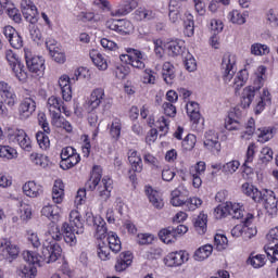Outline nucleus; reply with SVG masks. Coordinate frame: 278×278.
Segmentation results:
<instances>
[{"label":"nucleus","instance_id":"e2e57ef3","mask_svg":"<svg viewBox=\"0 0 278 278\" xmlns=\"http://www.w3.org/2000/svg\"><path fill=\"white\" fill-rule=\"evenodd\" d=\"M268 46L262 43H253L251 46V53L252 55H266L269 53Z\"/></svg>","mask_w":278,"mask_h":278},{"label":"nucleus","instance_id":"f03ea898","mask_svg":"<svg viewBox=\"0 0 278 278\" xmlns=\"http://www.w3.org/2000/svg\"><path fill=\"white\" fill-rule=\"evenodd\" d=\"M60 257H62V247L53 240L47 239L43 241L39 260L46 264H53V262H58Z\"/></svg>","mask_w":278,"mask_h":278},{"label":"nucleus","instance_id":"052dcab7","mask_svg":"<svg viewBox=\"0 0 278 278\" xmlns=\"http://www.w3.org/2000/svg\"><path fill=\"white\" fill-rule=\"evenodd\" d=\"M248 264L253 266V268H262L264 264H266V257L262 254H257L253 256V254L249 257Z\"/></svg>","mask_w":278,"mask_h":278},{"label":"nucleus","instance_id":"f704fd0d","mask_svg":"<svg viewBox=\"0 0 278 278\" xmlns=\"http://www.w3.org/2000/svg\"><path fill=\"white\" fill-rule=\"evenodd\" d=\"M212 251H214V247L212 244H205L194 252L193 258L195 262H203L212 255Z\"/></svg>","mask_w":278,"mask_h":278},{"label":"nucleus","instance_id":"aec40b11","mask_svg":"<svg viewBox=\"0 0 278 278\" xmlns=\"http://www.w3.org/2000/svg\"><path fill=\"white\" fill-rule=\"evenodd\" d=\"M92 223L93 227H96V236L97 238H99L100 240H102V238H105V236H108V227H105V220L103 219V217L101 216H92V217H88L87 222L88 223Z\"/></svg>","mask_w":278,"mask_h":278},{"label":"nucleus","instance_id":"c85d7f7f","mask_svg":"<svg viewBox=\"0 0 278 278\" xmlns=\"http://www.w3.org/2000/svg\"><path fill=\"white\" fill-rule=\"evenodd\" d=\"M186 109L191 123H199V121H201V109L199 108V103L191 101L187 103Z\"/></svg>","mask_w":278,"mask_h":278},{"label":"nucleus","instance_id":"bf43d9fd","mask_svg":"<svg viewBox=\"0 0 278 278\" xmlns=\"http://www.w3.org/2000/svg\"><path fill=\"white\" fill-rule=\"evenodd\" d=\"M239 168H240V161L232 160L223 165V173H225V175H233V173H236V170H238Z\"/></svg>","mask_w":278,"mask_h":278},{"label":"nucleus","instance_id":"3c124183","mask_svg":"<svg viewBox=\"0 0 278 278\" xmlns=\"http://www.w3.org/2000/svg\"><path fill=\"white\" fill-rule=\"evenodd\" d=\"M22 14L30 25L38 23V8L27 9V11H22Z\"/></svg>","mask_w":278,"mask_h":278},{"label":"nucleus","instance_id":"a878e982","mask_svg":"<svg viewBox=\"0 0 278 278\" xmlns=\"http://www.w3.org/2000/svg\"><path fill=\"white\" fill-rule=\"evenodd\" d=\"M253 214L248 213L247 217L243 219V238L244 240H251L254 236H257V228L255 226H251L253 223Z\"/></svg>","mask_w":278,"mask_h":278},{"label":"nucleus","instance_id":"412c9836","mask_svg":"<svg viewBox=\"0 0 278 278\" xmlns=\"http://www.w3.org/2000/svg\"><path fill=\"white\" fill-rule=\"evenodd\" d=\"M165 49L168 55L177 58V55H181L186 51V43L184 40H173L165 45Z\"/></svg>","mask_w":278,"mask_h":278},{"label":"nucleus","instance_id":"49530a36","mask_svg":"<svg viewBox=\"0 0 278 278\" xmlns=\"http://www.w3.org/2000/svg\"><path fill=\"white\" fill-rule=\"evenodd\" d=\"M264 81H266V66L261 65L257 68L256 78L254 79V86H256V90L262 89Z\"/></svg>","mask_w":278,"mask_h":278},{"label":"nucleus","instance_id":"473e14b6","mask_svg":"<svg viewBox=\"0 0 278 278\" xmlns=\"http://www.w3.org/2000/svg\"><path fill=\"white\" fill-rule=\"evenodd\" d=\"M193 227L200 236H203L207 231V215L200 213L198 217L193 220Z\"/></svg>","mask_w":278,"mask_h":278},{"label":"nucleus","instance_id":"f257e3e1","mask_svg":"<svg viewBox=\"0 0 278 278\" xmlns=\"http://www.w3.org/2000/svg\"><path fill=\"white\" fill-rule=\"evenodd\" d=\"M48 233L51 236L53 242L60 241L63 236L66 244L75 247L77 244V236L84 233V222L81 220L79 211H72L70 213V223H64L61 231L60 227L55 225V222H52L48 229Z\"/></svg>","mask_w":278,"mask_h":278},{"label":"nucleus","instance_id":"13d9d810","mask_svg":"<svg viewBox=\"0 0 278 278\" xmlns=\"http://www.w3.org/2000/svg\"><path fill=\"white\" fill-rule=\"evenodd\" d=\"M247 131L241 134L242 140H251V136L255 134V119L251 117L245 126Z\"/></svg>","mask_w":278,"mask_h":278},{"label":"nucleus","instance_id":"72a5a7b5","mask_svg":"<svg viewBox=\"0 0 278 278\" xmlns=\"http://www.w3.org/2000/svg\"><path fill=\"white\" fill-rule=\"evenodd\" d=\"M42 216L55 223L60 218V207L58 205H46L41 210Z\"/></svg>","mask_w":278,"mask_h":278},{"label":"nucleus","instance_id":"4c0bfd02","mask_svg":"<svg viewBox=\"0 0 278 278\" xmlns=\"http://www.w3.org/2000/svg\"><path fill=\"white\" fill-rule=\"evenodd\" d=\"M256 134H257V142H262V144H264V142H268V140H273L275 136V128L273 127L258 128Z\"/></svg>","mask_w":278,"mask_h":278},{"label":"nucleus","instance_id":"6e6552de","mask_svg":"<svg viewBox=\"0 0 278 278\" xmlns=\"http://www.w3.org/2000/svg\"><path fill=\"white\" fill-rule=\"evenodd\" d=\"M10 140L20 144L24 151H31V139L27 136V132L23 129H14L9 131Z\"/></svg>","mask_w":278,"mask_h":278},{"label":"nucleus","instance_id":"680f3d73","mask_svg":"<svg viewBox=\"0 0 278 278\" xmlns=\"http://www.w3.org/2000/svg\"><path fill=\"white\" fill-rule=\"evenodd\" d=\"M49 50L54 62L58 64H64V62H66V54L60 48H53V50L50 48Z\"/></svg>","mask_w":278,"mask_h":278},{"label":"nucleus","instance_id":"423d86ee","mask_svg":"<svg viewBox=\"0 0 278 278\" xmlns=\"http://www.w3.org/2000/svg\"><path fill=\"white\" fill-rule=\"evenodd\" d=\"M36 112V100L31 97L22 99L17 108V114L20 121H27Z\"/></svg>","mask_w":278,"mask_h":278},{"label":"nucleus","instance_id":"6e6d98bb","mask_svg":"<svg viewBox=\"0 0 278 278\" xmlns=\"http://www.w3.org/2000/svg\"><path fill=\"white\" fill-rule=\"evenodd\" d=\"M228 18L235 25H244L247 23V17L240 11L233 10L228 14Z\"/></svg>","mask_w":278,"mask_h":278},{"label":"nucleus","instance_id":"c03bdc74","mask_svg":"<svg viewBox=\"0 0 278 278\" xmlns=\"http://www.w3.org/2000/svg\"><path fill=\"white\" fill-rule=\"evenodd\" d=\"M266 103H270V92L268 89H263V93L260 96L256 103L255 113L261 114L266 106Z\"/></svg>","mask_w":278,"mask_h":278},{"label":"nucleus","instance_id":"7c9ffc66","mask_svg":"<svg viewBox=\"0 0 278 278\" xmlns=\"http://www.w3.org/2000/svg\"><path fill=\"white\" fill-rule=\"evenodd\" d=\"M89 55L99 71H108V61L103 58V54L99 53L97 50H91Z\"/></svg>","mask_w":278,"mask_h":278},{"label":"nucleus","instance_id":"1a4fd4ad","mask_svg":"<svg viewBox=\"0 0 278 278\" xmlns=\"http://www.w3.org/2000/svg\"><path fill=\"white\" fill-rule=\"evenodd\" d=\"M105 26L108 29L117 31L118 34H129V31L134 29V25H131V22L127 20L111 18L106 21Z\"/></svg>","mask_w":278,"mask_h":278},{"label":"nucleus","instance_id":"a18cd8bd","mask_svg":"<svg viewBox=\"0 0 278 278\" xmlns=\"http://www.w3.org/2000/svg\"><path fill=\"white\" fill-rule=\"evenodd\" d=\"M81 161V157L79 156V153H75L74 155L70 156L65 161H61L60 166L63 170H68L70 168H73V166H77L79 162Z\"/></svg>","mask_w":278,"mask_h":278},{"label":"nucleus","instance_id":"5fc2aeb1","mask_svg":"<svg viewBox=\"0 0 278 278\" xmlns=\"http://www.w3.org/2000/svg\"><path fill=\"white\" fill-rule=\"evenodd\" d=\"M37 142L43 151H47L49 147H51V141L49 140V136H47V132L38 131L36 134Z\"/></svg>","mask_w":278,"mask_h":278},{"label":"nucleus","instance_id":"de8ad7c7","mask_svg":"<svg viewBox=\"0 0 278 278\" xmlns=\"http://www.w3.org/2000/svg\"><path fill=\"white\" fill-rule=\"evenodd\" d=\"M122 129H123V124L121 123V119L119 118L113 119L110 127L111 138H113V140H118L121 138Z\"/></svg>","mask_w":278,"mask_h":278},{"label":"nucleus","instance_id":"f8f14e48","mask_svg":"<svg viewBox=\"0 0 278 278\" xmlns=\"http://www.w3.org/2000/svg\"><path fill=\"white\" fill-rule=\"evenodd\" d=\"M23 257L25 262L28 263V266H25L24 275H26L29 278L36 277V268L34 267L35 264H40V256L34 254L31 251H25L23 253Z\"/></svg>","mask_w":278,"mask_h":278},{"label":"nucleus","instance_id":"7ed1b4c3","mask_svg":"<svg viewBox=\"0 0 278 278\" xmlns=\"http://www.w3.org/2000/svg\"><path fill=\"white\" fill-rule=\"evenodd\" d=\"M24 56L27 68L30 73H35V75L38 76L45 73V58L34 55V52H31V49L29 48H24Z\"/></svg>","mask_w":278,"mask_h":278},{"label":"nucleus","instance_id":"5701e85b","mask_svg":"<svg viewBox=\"0 0 278 278\" xmlns=\"http://www.w3.org/2000/svg\"><path fill=\"white\" fill-rule=\"evenodd\" d=\"M241 190L245 197H250L255 203H262V194H264V191H260L255 186L249 182L243 184Z\"/></svg>","mask_w":278,"mask_h":278},{"label":"nucleus","instance_id":"0e129e2a","mask_svg":"<svg viewBox=\"0 0 278 278\" xmlns=\"http://www.w3.org/2000/svg\"><path fill=\"white\" fill-rule=\"evenodd\" d=\"M195 144H197V136L189 134L182 141V149H185V151H192Z\"/></svg>","mask_w":278,"mask_h":278},{"label":"nucleus","instance_id":"774afa93","mask_svg":"<svg viewBox=\"0 0 278 278\" xmlns=\"http://www.w3.org/2000/svg\"><path fill=\"white\" fill-rule=\"evenodd\" d=\"M205 162L200 161L189 168V175H205Z\"/></svg>","mask_w":278,"mask_h":278},{"label":"nucleus","instance_id":"2f4dec72","mask_svg":"<svg viewBox=\"0 0 278 278\" xmlns=\"http://www.w3.org/2000/svg\"><path fill=\"white\" fill-rule=\"evenodd\" d=\"M235 113H230L228 119L225 123V127L228 131H240L244 129V125L242 124V119L233 117Z\"/></svg>","mask_w":278,"mask_h":278},{"label":"nucleus","instance_id":"a211bd4d","mask_svg":"<svg viewBox=\"0 0 278 278\" xmlns=\"http://www.w3.org/2000/svg\"><path fill=\"white\" fill-rule=\"evenodd\" d=\"M112 184L111 178L104 177L98 185V195L100 201L105 202L112 197Z\"/></svg>","mask_w":278,"mask_h":278},{"label":"nucleus","instance_id":"9d476101","mask_svg":"<svg viewBox=\"0 0 278 278\" xmlns=\"http://www.w3.org/2000/svg\"><path fill=\"white\" fill-rule=\"evenodd\" d=\"M101 103H105V90H103V88H97L91 92L89 99L87 100V111L94 112V110H97Z\"/></svg>","mask_w":278,"mask_h":278},{"label":"nucleus","instance_id":"cd10ccee","mask_svg":"<svg viewBox=\"0 0 278 278\" xmlns=\"http://www.w3.org/2000/svg\"><path fill=\"white\" fill-rule=\"evenodd\" d=\"M2 8L3 12H7L8 16L12 18L15 23H21L22 18L18 14V9L14 7V3L11 2V0H2Z\"/></svg>","mask_w":278,"mask_h":278},{"label":"nucleus","instance_id":"ddd939ff","mask_svg":"<svg viewBox=\"0 0 278 278\" xmlns=\"http://www.w3.org/2000/svg\"><path fill=\"white\" fill-rule=\"evenodd\" d=\"M134 264V255L131 252H122L117 257L114 265L115 273H125L129 266Z\"/></svg>","mask_w":278,"mask_h":278},{"label":"nucleus","instance_id":"393cba45","mask_svg":"<svg viewBox=\"0 0 278 278\" xmlns=\"http://www.w3.org/2000/svg\"><path fill=\"white\" fill-rule=\"evenodd\" d=\"M59 86L61 88L63 100L71 101V99H73V90L71 89V77H68V75H62L59 78Z\"/></svg>","mask_w":278,"mask_h":278},{"label":"nucleus","instance_id":"864d4df0","mask_svg":"<svg viewBox=\"0 0 278 278\" xmlns=\"http://www.w3.org/2000/svg\"><path fill=\"white\" fill-rule=\"evenodd\" d=\"M184 34L188 38H191V36H194V16H192V14L187 15V21H185Z\"/></svg>","mask_w":278,"mask_h":278},{"label":"nucleus","instance_id":"4468645a","mask_svg":"<svg viewBox=\"0 0 278 278\" xmlns=\"http://www.w3.org/2000/svg\"><path fill=\"white\" fill-rule=\"evenodd\" d=\"M204 147L212 151V153H220V142L218 141V134L214 130H208L204 135Z\"/></svg>","mask_w":278,"mask_h":278},{"label":"nucleus","instance_id":"dca6fc26","mask_svg":"<svg viewBox=\"0 0 278 278\" xmlns=\"http://www.w3.org/2000/svg\"><path fill=\"white\" fill-rule=\"evenodd\" d=\"M260 89H257V85L248 86L243 89L241 93V100H240V106L243 110H247V108H251V103H253V99H255V94L257 93Z\"/></svg>","mask_w":278,"mask_h":278},{"label":"nucleus","instance_id":"79ce46f5","mask_svg":"<svg viewBox=\"0 0 278 278\" xmlns=\"http://www.w3.org/2000/svg\"><path fill=\"white\" fill-rule=\"evenodd\" d=\"M159 238L165 244H173V242H175L177 240L172 226L160 230Z\"/></svg>","mask_w":278,"mask_h":278},{"label":"nucleus","instance_id":"39448f33","mask_svg":"<svg viewBox=\"0 0 278 278\" xmlns=\"http://www.w3.org/2000/svg\"><path fill=\"white\" fill-rule=\"evenodd\" d=\"M5 58L16 79H18V81H27V71H25V66L21 63V61H18L16 53H14L12 50H7Z\"/></svg>","mask_w":278,"mask_h":278},{"label":"nucleus","instance_id":"338daca9","mask_svg":"<svg viewBox=\"0 0 278 278\" xmlns=\"http://www.w3.org/2000/svg\"><path fill=\"white\" fill-rule=\"evenodd\" d=\"M264 250L271 262H278V245H271L269 243L265 245Z\"/></svg>","mask_w":278,"mask_h":278},{"label":"nucleus","instance_id":"9b49d317","mask_svg":"<svg viewBox=\"0 0 278 278\" xmlns=\"http://www.w3.org/2000/svg\"><path fill=\"white\" fill-rule=\"evenodd\" d=\"M262 201H264V207L269 216H277L278 200L275 197V192L264 190L262 194Z\"/></svg>","mask_w":278,"mask_h":278},{"label":"nucleus","instance_id":"4be33fe9","mask_svg":"<svg viewBox=\"0 0 278 278\" xmlns=\"http://www.w3.org/2000/svg\"><path fill=\"white\" fill-rule=\"evenodd\" d=\"M146 194L153 207L156 210H162V207H164V200L162 199V193H160V191L151 187H146Z\"/></svg>","mask_w":278,"mask_h":278},{"label":"nucleus","instance_id":"2eb2a0df","mask_svg":"<svg viewBox=\"0 0 278 278\" xmlns=\"http://www.w3.org/2000/svg\"><path fill=\"white\" fill-rule=\"evenodd\" d=\"M184 262H188V256H186V253H184L182 251L170 252L164 258L165 265L168 266L169 268H175L177 266H181V264H184Z\"/></svg>","mask_w":278,"mask_h":278},{"label":"nucleus","instance_id":"f3484780","mask_svg":"<svg viewBox=\"0 0 278 278\" xmlns=\"http://www.w3.org/2000/svg\"><path fill=\"white\" fill-rule=\"evenodd\" d=\"M62 105H64V102H62V99L55 96H52L48 99L47 108L50 112L52 121L62 116Z\"/></svg>","mask_w":278,"mask_h":278},{"label":"nucleus","instance_id":"20e7f679","mask_svg":"<svg viewBox=\"0 0 278 278\" xmlns=\"http://www.w3.org/2000/svg\"><path fill=\"white\" fill-rule=\"evenodd\" d=\"M127 54H122L119 58L122 62H126V64H130L134 68H139L142 71L144 68V61L147 58L144 56V53L140 50H136L134 48H126Z\"/></svg>","mask_w":278,"mask_h":278},{"label":"nucleus","instance_id":"09e8293b","mask_svg":"<svg viewBox=\"0 0 278 278\" xmlns=\"http://www.w3.org/2000/svg\"><path fill=\"white\" fill-rule=\"evenodd\" d=\"M201 205H203V200L200 198H189L184 203V207L188 210V212H194V210H199Z\"/></svg>","mask_w":278,"mask_h":278},{"label":"nucleus","instance_id":"e433bc0d","mask_svg":"<svg viewBox=\"0 0 278 278\" xmlns=\"http://www.w3.org/2000/svg\"><path fill=\"white\" fill-rule=\"evenodd\" d=\"M108 242H109V249L112 251V253H121V250L123 249L121 243V238H118V235L116 232H109L108 233Z\"/></svg>","mask_w":278,"mask_h":278},{"label":"nucleus","instance_id":"c756f323","mask_svg":"<svg viewBox=\"0 0 278 278\" xmlns=\"http://www.w3.org/2000/svg\"><path fill=\"white\" fill-rule=\"evenodd\" d=\"M52 201L60 204L64 201V182L62 180H55L52 188Z\"/></svg>","mask_w":278,"mask_h":278},{"label":"nucleus","instance_id":"69168bd1","mask_svg":"<svg viewBox=\"0 0 278 278\" xmlns=\"http://www.w3.org/2000/svg\"><path fill=\"white\" fill-rule=\"evenodd\" d=\"M0 157L13 160V157H16V150L9 146H0Z\"/></svg>","mask_w":278,"mask_h":278},{"label":"nucleus","instance_id":"bb28decb","mask_svg":"<svg viewBox=\"0 0 278 278\" xmlns=\"http://www.w3.org/2000/svg\"><path fill=\"white\" fill-rule=\"evenodd\" d=\"M23 192L26 194V197H30V199H36L42 194V186L34 182L28 181L23 186Z\"/></svg>","mask_w":278,"mask_h":278},{"label":"nucleus","instance_id":"603ef678","mask_svg":"<svg viewBox=\"0 0 278 278\" xmlns=\"http://www.w3.org/2000/svg\"><path fill=\"white\" fill-rule=\"evenodd\" d=\"M229 244V240L225 235H215L214 247L217 251H225Z\"/></svg>","mask_w":278,"mask_h":278},{"label":"nucleus","instance_id":"ea45409f","mask_svg":"<svg viewBox=\"0 0 278 278\" xmlns=\"http://www.w3.org/2000/svg\"><path fill=\"white\" fill-rule=\"evenodd\" d=\"M255 149H257V147L254 142L249 144L243 163L244 173H251V166L249 164H253V160H255Z\"/></svg>","mask_w":278,"mask_h":278},{"label":"nucleus","instance_id":"8fccbe9b","mask_svg":"<svg viewBox=\"0 0 278 278\" xmlns=\"http://www.w3.org/2000/svg\"><path fill=\"white\" fill-rule=\"evenodd\" d=\"M52 125H54V127H59L60 129H65L67 134H71L73 131V125L71 124V122L62 117V115L58 118L52 119Z\"/></svg>","mask_w":278,"mask_h":278},{"label":"nucleus","instance_id":"58836bf2","mask_svg":"<svg viewBox=\"0 0 278 278\" xmlns=\"http://www.w3.org/2000/svg\"><path fill=\"white\" fill-rule=\"evenodd\" d=\"M98 167H93V170L91 173V176L89 180L85 184V189L89 190L92 192V190L97 189V186L101 184V173L97 172Z\"/></svg>","mask_w":278,"mask_h":278},{"label":"nucleus","instance_id":"c9c22d12","mask_svg":"<svg viewBox=\"0 0 278 278\" xmlns=\"http://www.w3.org/2000/svg\"><path fill=\"white\" fill-rule=\"evenodd\" d=\"M162 75H163V79L165 83L173 84V81L176 77L175 65L172 64L170 62H165L163 64Z\"/></svg>","mask_w":278,"mask_h":278},{"label":"nucleus","instance_id":"b1692460","mask_svg":"<svg viewBox=\"0 0 278 278\" xmlns=\"http://www.w3.org/2000/svg\"><path fill=\"white\" fill-rule=\"evenodd\" d=\"M0 249H2V255L7 258V260H16V257H18V247H16V244H13L12 242L8 241V240H3L0 243Z\"/></svg>","mask_w":278,"mask_h":278},{"label":"nucleus","instance_id":"a19ab883","mask_svg":"<svg viewBox=\"0 0 278 278\" xmlns=\"http://www.w3.org/2000/svg\"><path fill=\"white\" fill-rule=\"evenodd\" d=\"M129 164L131 165V168L134 173H142L143 164H142V157L138 155L137 151L130 152L128 155Z\"/></svg>","mask_w":278,"mask_h":278},{"label":"nucleus","instance_id":"37998d69","mask_svg":"<svg viewBox=\"0 0 278 278\" xmlns=\"http://www.w3.org/2000/svg\"><path fill=\"white\" fill-rule=\"evenodd\" d=\"M247 81H249V72L247 70H241L233 81V86H235V91L236 93H238V90H240V88H242Z\"/></svg>","mask_w":278,"mask_h":278},{"label":"nucleus","instance_id":"4d7b16f0","mask_svg":"<svg viewBox=\"0 0 278 278\" xmlns=\"http://www.w3.org/2000/svg\"><path fill=\"white\" fill-rule=\"evenodd\" d=\"M231 203L227 202L225 205H218L215 208L216 218H227L230 215Z\"/></svg>","mask_w":278,"mask_h":278},{"label":"nucleus","instance_id":"0eeeda50","mask_svg":"<svg viewBox=\"0 0 278 278\" xmlns=\"http://www.w3.org/2000/svg\"><path fill=\"white\" fill-rule=\"evenodd\" d=\"M236 56L231 54H225L222 61V73L225 84H229L236 75Z\"/></svg>","mask_w":278,"mask_h":278},{"label":"nucleus","instance_id":"6ab92c4d","mask_svg":"<svg viewBox=\"0 0 278 278\" xmlns=\"http://www.w3.org/2000/svg\"><path fill=\"white\" fill-rule=\"evenodd\" d=\"M138 8V1L136 0H125L115 11H111V16H127L129 12H134Z\"/></svg>","mask_w":278,"mask_h":278}]
</instances>
